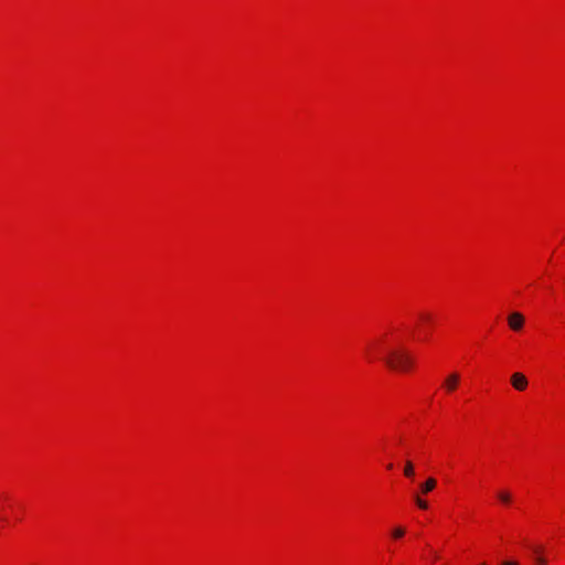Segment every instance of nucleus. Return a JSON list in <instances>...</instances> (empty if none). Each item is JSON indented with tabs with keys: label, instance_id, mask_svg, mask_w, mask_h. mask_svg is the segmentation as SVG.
<instances>
[{
	"label": "nucleus",
	"instance_id": "1",
	"mask_svg": "<svg viewBox=\"0 0 565 565\" xmlns=\"http://www.w3.org/2000/svg\"><path fill=\"white\" fill-rule=\"evenodd\" d=\"M384 362L393 371L407 372L414 364V358L404 347H396L387 350Z\"/></svg>",
	"mask_w": 565,
	"mask_h": 565
},
{
	"label": "nucleus",
	"instance_id": "2",
	"mask_svg": "<svg viewBox=\"0 0 565 565\" xmlns=\"http://www.w3.org/2000/svg\"><path fill=\"white\" fill-rule=\"evenodd\" d=\"M525 318L521 312L514 311L508 316V324L513 331L522 330Z\"/></svg>",
	"mask_w": 565,
	"mask_h": 565
},
{
	"label": "nucleus",
	"instance_id": "3",
	"mask_svg": "<svg viewBox=\"0 0 565 565\" xmlns=\"http://www.w3.org/2000/svg\"><path fill=\"white\" fill-rule=\"evenodd\" d=\"M511 385L513 386V388H515L516 391H524L527 385H529V381L526 379V376L523 374V373H520V372H515L511 375Z\"/></svg>",
	"mask_w": 565,
	"mask_h": 565
},
{
	"label": "nucleus",
	"instance_id": "4",
	"mask_svg": "<svg viewBox=\"0 0 565 565\" xmlns=\"http://www.w3.org/2000/svg\"><path fill=\"white\" fill-rule=\"evenodd\" d=\"M459 382L460 375L456 372L450 373L444 382V387L446 388L447 392L451 393L457 388Z\"/></svg>",
	"mask_w": 565,
	"mask_h": 565
},
{
	"label": "nucleus",
	"instance_id": "5",
	"mask_svg": "<svg viewBox=\"0 0 565 565\" xmlns=\"http://www.w3.org/2000/svg\"><path fill=\"white\" fill-rule=\"evenodd\" d=\"M436 483H437L436 479H434V478H428V479L426 480V482H424V483H422V484H420V491H422L423 493H428V492H430L431 490H434V489H435Z\"/></svg>",
	"mask_w": 565,
	"mask_h": 565
},
{
	"label": "nucleus",
	"instance_id": "6",
	"mask_svg": "<svg viewBox=\"0 0 565 565\" xmlns=\"http://www.w3.org/2000/svg\"><path fill=\"white\" fill-rule=\"evenodd\" d=\"M497 497L503 504H509L512 501V494L507 490L499 491Z\"/></svg>",
	"mask_w": 565,
	"mask_h": 565
},
{
	"label": "nucleus",
	"instance_id": "7",
	"mask_svg": "<svg viewBox=\"0 0 565 565\" xmlns=\"http://www.w3.org/2000/svg\"><path fill=\"white\" fill-rule=\"evenodd\" d=\"M414 473H415L414 465L412 463V461H406L405 468H404V475L408 478H412V477H414Z\"/></svg>",
	"mask_w": 565,
	"mask_h": 565
},
{
	"label": "nucleus",
	"instance_id": "8",
	"mask_svg": "<svg viewBox=\"0 0 565 565\" xmlns=\"http://www.w3.org/2000/svg\"><path fill=\"white\" fill-rule=\"evenodd\" d=\"M404 535H405V529H404V527H402V526H396V527H394V529H393V531H392V536H393V539H396V540H397V539L403 537Z\"/></svg>",
	"mask_w": 565,
	"mask_h": 565
},
{
	"label": "nucleus",
	"instance_id": "9",
	"mask_svg": "<svg viewBox=\"0 0 565 565\" xmlns=\"http://www.w3.org/2000/svg\"><path fill=\"white\" fill-rule=\"evenodd\" d=\"M415 502L416 504L418 505V508L423 509V510H426L428 508V504L426 501H424L423 499H420L418 495H415Z\"/></svg>",
	"mask_w": 565,
	"mask_h": 565
},
{
	"label": "nucleus",
	"instance_id": "10",
	"mask_svg": "<svg viewBox=\"0 0 565 565\" xmlns=\"http://www.w3.org/2000/svg\"><path fill=\"white\" fill-rule=\"evenodd\" d=\"M419 319L422 321H429L431 319V317L428 313H419Z\"/></svg>",
	"mask_w": 565,
	"mask_h": 565
},
{
	"label": "nucleus",
	"instance_id": "11",
	"mask_svg": "<svg viewBox=\"0 0 565 565\" xmlns=\"http://www.w3.org/2000/svg\"><path fill=\"white\" fill-rule=\"evenodd\" d=\"M536 562H537L540 565H545V564H546V559H545L544 557H541V556H539V557L536 558Z\"/></svg>",
	"mask_w": 565,
	"mask_h": 565
},
{
	"label": "nucleus",
	"instance_id": "12",
	"mask_svg": "<svg viewBox=\"0 0 565 565\" xmlns=\"http://www.w3.org/2000/svg\"><path fill=\"white\" fill-rule=\"evenodd\" d=\"M501 565H519V564L514 561H504L501 563Z\"/></svg>",
	"mask_w": 565,
	"mask_h": 565
},
{
	"label": "nucleus",
	"instance_id": "13",
	"mask_svg": "<svg viewBox=\"0 0 565 565\" xmlns=\"http://www.w3.org/2000/svg\"><path fill=\"white\" fill-rule=\"evenodd\" d=\"M532 551L535 553V554H539L541 553L542 548L540 546H534L532 547Z\"/></svg>",
	"mask_w": 565,
	"mask_h": 565
},
{
	"label": "nucleus",
	"instance_id": "14",
	"mask_svg": "<svg viewBox=\"0 0 565 565\" xmlns=\"http://www.w3.org/2000/svg\"><path fill=\"white\" fill-rule=\"evenodd\" d=\"M480 565H487L486 563H481Z\"/></svg>",
	"mask_w": 565,
	"mask_h": 565
}]
</instances>
